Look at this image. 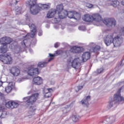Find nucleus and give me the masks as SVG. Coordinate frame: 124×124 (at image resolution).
Wrapping results in <instances>:
<instances>
[{
  "instance_id": "nucleus-1",
  "label": "nucleus",
  "mask_w": 124,
  "mask_h": 124,
  "mask_svg": "<svg viewBox=\"0 0 124 124\" xmlns=\"http://www.w3.org/2000/svg\"><path fill=\"white\" fill-rule=\"evenodd\" d=\"M82 20L85 22H93V21H95L98 23H104L107 27H115L116 23L117 21L114 18H108L105 19L102 21L101 16L99 14H94L93 16H91L89 14L85 15L82 17Z\"/></svg>"
},
{
  "instance_id": "nucleus-2",
  "label": "nucleus",
  "mask_w": 124,
  "mask_h": 124,
  "mask_svg": "<svg viewBox=\"0 0 124 124\" xmlns=\"http://www.w3.org/2000/svg\"><path fill=\"white\" fill-rule=\"evenodd\" d=\"M57 11L59 19H64L68 16L70 19H75L76 20L75 16H77V12H69L67 10H63V5L62 4L57 5Z\"/></svg>"
},
{
  "instance_id": "nucleus-3",
  "label": "nucleus",
  "mask_w": 124,
  "mask_h": 124,
  "mask_svg": "<svg viewBox=\"0 0 124 124\" xmlns=\"http://www.w3.org/2000/svg\"><path fill=\"white\" fill-rule=\"evenodd\" d=\"M122 89H123V87L120 88L118 92L114 94L113 99L109 101L107 107L108 109H111L116 103L119 104L122 101L124 102V98L121 96V91H122Z\"/></svg>"
},
{
  "instance_id": "nucleus-4",
  "label": "nucleus",
  "mask_w": 124,
  "mask_h": 124,
  "mask_svg": "<svg viewBox=\"0 0 124 124\" xmlns=\"http://www.w3.org/2000/svg\"><path fill=\"white\" fill-rule=\"evenodd\" d=\"M26 4L30 6V12L32 15H36L38 10V4H36V0H27Z\"/></svg>"
},
{
  "instance_id": "nucleus-5",
  "label": "nucleus",
  "mask_w": 124,
  "mask_h": 124,
  "mask_svg": "<svg viewBox=\"0 0 124 124\" xmlns=\"http://www.w3.org/2000/svg\"><path fill=\"white\" fill-rule=\"evenodd\" d=\"M39 96V94L38 93L33 94L31 96L23 98V101L26 105H32L37 100Z\"/></svg>"
},
{
  "instance_id": "nucleus-6",
  "label": "nucleus",
  "mask_w": 124,
  "mask_h": 124,
  "mask_svg": "<svg viewBox=\"0 0 124 124\" xmlns=\"http://www.w3.org/2000/svg\"><path fill=\"white\" fill-rule=\"evenodd\" d=\"M12 60V57L9 55H0V61L5 64H11Z\"/></svg>"
},
{
  "instance_id": "nucleus-7",
  "label": "nucleus",
  "mask_w": 124,
  "mask_h": 124,
  "mask_svg": "<svg viewBox=\"0 0 124 124\" xmlns=\"http://www.w3.org/2000/svg\"><path fill=\"white\" fill-rule=\"evenodd\" d=\"M28 42L27 39H24L22 42H21V44L23 47L22 48L20 46H16L15 48V52L16 54H19L21 53V52H24L26 48V43Z\"/></svg>"
},
{
  "instance_id": "nucleus-8",
  "label": "nucleus",
  "mask_w": 124,
  "mask_h": 124,
  "mask_svg": "<svg viewBox=\"0 0 124 124\" xmlns=\"http://www.w3.org/2000/svg\"><path fill=\"white\" fill-rule=\"evenodd\" d=\"M113 36H114V34H109L104 38V42L106 46H110L112 43H113Z\"/></svg>"
},
{
  "instance_id": "nucleus-9",
  "label": "nucleus",
  "mask_w": 124,
  "mask_h": 124,
  "mask_svg": "<svg viewBox=\"0 0 124 124\" xmlns=\"http://www.w3.org/2000/svg\"><path fill=\"white\" fill-rule=\"evenodd\" d=\"M124 41V39L121 36H117L113 38V45L114 47H120Z\"/></svg>"
},
{
  "instance_id": "nucleus-10",
  "label": "nucleus",
  "mask_w": 124,
  "mask_h": 124,
  "mask_svg": "<svg viewBox=\"0 0 124 124\" xmlns=\"http://www.w3.org/2000/svg\"><path fill=\"white\" fill-rule=\"evenodd\" d=\"M38 8H37L38 11L36 12V14H38V12L41 10H44V9H50L51 8V3H48L47 4H38Z\"/></svg>"
},
{
  "instance_id": "nucleus-11",
  "label": "nucleus",
  "mask_w": 124,
  "mask_h": 124,
  "mask_svg": "<svg viewBox=\"0 0 124 124\" xmlns=\"http://www.w3.org/2000/svg\"><path fill=\"white\" fill-rule=\"evenodd\" d=\"M29 27L31 29V33H28L26 36L25 37L27 36H30L31 37H34L36 33V27H35V25L34 24H29Z\"/></svg>"
},
{
  "instance_id": "nucleus-12",
  "label": "nucleus",
  "mask_w": 124,
  "mask_h": 124,
  "mask_svg": "<svg viewBox=\"0 0 124 124\" xmlns=\"http://www.w3.org/2000/svg\"><path fill=\"white\" fill-rule=\"evenodd\" d=\"M28 73L30 76H34V75L39 74V71L38 68H34L31 66L29 67Z\"/></svg>"
},
{
  "instance_id": "nucleus-13",
  "label": "nucleus",
  "mask_w": 124,
  "mask_h": 124,
  "mask_svg": "<svg viewBox=\"0 0 124 124\" xmlns=\"http://www.w3.org/2000/svg\"><path fill=\"white\" fill-rule=\"evenodd\" d=\"M5 106L9 109H14L19 106V104L16 102L9 101L5 104Z\"/></svg>"
},
{
  "instance_id": "nucleus-14",
  "label": "nucleus",
  "mask_w": 124,
  "mask_h": 124,
  "mask_svg": "<svg viewBox=\"0 0 124 124\" xmlns=\"http://www.w3.org/2000/svg\"><path fill=\"white\" fill-rule=\"evenodd\" d=\"M0 42L1 45H7L12 42V39L9 37H4L0 39Z\"/></svg>"
},
{
  "instance_id": "nucleus-15",
  "label": "nucleus",
  "mask_w": 124,
  "mask_h": 124,
  "mask_svg": "<svg viewBox=\"0 0 124 124\" xmlns=\"http://www.w3.org/2000/svg\"><path fill=\"white\" fill-rule=\"evenodd\" d=\"M80 58H75L71 62V65L72 67L76 69L78 66L80 65Z\"/></svg>"
},
{
  "instance_id": "nucleus-16",
  "label": "nucleus",
  "mask_w": 124,
  "mask_h": 124,
  "mask_svg": "<svg viewBox=\"0 0 124 124\" xmlns=\"http://www.w3.org/2000/svg\"><path fill=\"white\" fill-rule=\"evenodd\" d=\"M10 72L13 76H18L20 74V70L16 67H13L10 69Z\"/></svg>"
},
{
  "instance_id": "nucleus-17",
  "label": "nucleus",
  "mask_w": 124,
  "mask_h": 124,
  "mask_svg": "<svg viewBox=\"0 0 124 124\" xmlns=\"http://www.w3.org/2000/svg\"><path fill=\"white\" fill-rule=\"evenodd\" d=\"M56 12H58V8H57V10L56 9H52L48 11L47 14V17L48 18H53L55 16Z\"/></svg>"
},
{
  "instance_id": "nucleus-18",
  "label": "nucleus",
  "mask_w": 124,
  "mask_h": 124,
  "mask_svg": "<svg viewBox=\"0 0 124 124\" xmlns=\"http://www.w3.org/2000/svg\"><path fill=\"white\" fill-rule=\"evenodd\" d=\"M33 84L34 85H41V84H42V78L40 77L34 78L33 79Z\"/></svg>"
},
{
  "instance_id": "nucleus-19",
  "label": "nucleus",
  "mask_w": 124,
  "mask_h": 124,
  "mask_svg": "<svg viewBox=\"0 0 124 124\" xmlns=\"http://www.w3.org/2000/svg\"><path fill=\"white\" fill-rule=\"evenodd\" d=\"M90 58H91V53L89 52H85L82 54V60L84 62H87Z\"/></svg>"
},
{
  "instance_id": "nucleus-20",
  "label": "nucleus",
  "mask_w": 124,
  "mask_h": 124,
  "mask_svg": "<svg viewBox=\"0 0 124 124\" xmlns=\"http://www.w3.org/2000/svg\"><path fill=\"white\" fill-rule=\"evenodd\" d=\"M70 52H71L72 53H74L75 54L81 53V48L77 46H73L70 49Z\"/></svg>"
},
{
  "instance_id": "nucleus-21",
  "label": "nucleus",
  "mask_w": 124,
  "mask_h": 124,
  "mask_svg": "<svg viewBox=\"0 0 124 124\" xmlns=\"http://www.w3.org/2000/svg\"><path fill=\"white\" fill-rule=\"evenodd\" d=\"M115 122V117L111 116L109 118H106L103 123L106 124H112Z\"/></svg>"
},
{
  "instance_id": "nucleus-22",
  "label": "nucleus",
  "mask_w": 124,
  "mask_h": 124,
  "mask_svg": "<svg viewBox=\"0 0 124 124\" xmlns=\"http://www.w3.org/2000/svg\"><path fill=\"white\" fill-rule=\"evenodd\" d=\"M13 89H14V85L13 84L12 82H10L8 86L5 87V90L7 93H9Z\"/></svg>"
},
{
  "instance_id": "nucleus-23",
  "label": "nucleus",
  "mask_w": 124,
  "mask_h": 124,
  "mask_svg": "<svg viewBox=\"0 0 124 124\" xmlns=\"http://www.w3.org/2000/svg\"><path fill=\"white\" fill-rule=\"evenodd\" d=\"M91 100V96H87L85 99H83L81 101L80 103L82 105H88L89 104V101Z\"/></svg>"
},
{
  "instance_id": "nucleus-24",
  "label": "nucleus",
  "mask_w": 124,
  "mask_h": 124,
  "mask_svg": "<svg viewBox=\"0 0 124 124\" xmlns=\"http://www.w3.org/2000/svg\"><path fill=\"white\" fill-rule=\"evenodd\" d=\"M0 112H2L0 118L1 119L5 118V116H6V111H4V108H3V107H0Z\"/></svg>"
},
{
  "instance_id": "nucleus-25",
  "label": "nucleus",
  "mask_w": 124,
  "mask_h": 124,
  "mask_svg": "<svg viewBox=\"0 0 124 124\" xmlns=\"http://www.w3.org/2000/svg\"><path fill=\"white\" fill-rule=\"evenodd\" d=\"M2 45V46L0 47V52L2 54H4L7 52V46L5 45Z\"/></svg>"
},
{
  "instance_id": "nucleus-26",
  "label": "nucleus",
  "mask_w": 124,
  "mask_h": 124,
  "mask_svg": "<svg viewBox=\"0 0 124 124\" xmlns=\"http://www.w3.org/2000/svg\"><path fill=\"white\" fill-rule=\"evenodd\" d=\"M110 2L111 3V5H113L114 7H117L120 5V1L118 0H109Z\"/></svg>"
},
{
  "instance_id": "nucleus-27",
  "label": "nucleus",
  "mask_w": 124,
  "mask_h": 124,
  "mask_svg": "<svg viewBox=\"0 0 124 124\" xmlns=\"http://www.w3.org/2000/svg\"><path fill=\"white\" fill-rule=\"evenodd\" d=\"M35 110H36L35 106H31L30 108V111H29V116L34 115V111Z\"/></svg>"
},
{
  "instance_id": "nucleus-28",
  "label": "nucleus",
  "mask_w": 124,
  "mask_h": 124,
  "mask_svg": "<svg viewBox=\"0 0 124 124\" xmlns=\"http://www.w3.org/2000/svg\"><path fill=\"white\" fill-rule=\"evenodd\" d=\"M47 63H48V62H38L37 66H38V67L43 68V67H45V66L47 65Z\"/></svg>"
},
{
  "instance_id": "nucleus-29",
  "label": "nucleus",
  "mask_w": 124,
  "mask_h": 124,
  "mask_svg": "<svg viewBox=\"0 0 124 124\" xmlns=\"http://www.w3.org/2000/svg\"><path fill=\"white\" fill-rule=\"evenodd\" d=\"M80 119V117L78 116V115H73L72 116V120L73 122L75 123H76V122H78L79 121V119Z\"/></svg>"
},
{
  "instance_id": "nucleus-30",
  "label": "nucleus",
  "mask_w": 124,
  "mask_h": 124,
  "mask_svg": "<svg viewBox=\"0 0 124 124\" xmlns=\"http://www.w3.org/2000/svg\"><path fill=\"white\" fill-rule=\"evenodd\" d=\"M84 88V85L78 86L75 87V91L77 93H78L80 90H82Z\"/></svg>"
},
{
  "instance_id": "nucleus-31",
  "label": "nucleus",
  "mask_w": 124,
  "mask_h": 124,
  "mask_svg": "<svg viewBox=\"0 0 124 124\" xmlns=\"http://www.w3.org/2000/svg\"><path fill=\"white\" fill-rule=\"evenodd\" d=\"M100 46H96L94 48H93V52L94 53H96V52H97L98 51H100Z\"/></svg>"
},
{
  "instance_id": "nucleus-32",
  "label": "nucleus",
  "mask_w": 124,
  "mask_h": 124,
  "mask_svg": "<svg viewBox=\"0 0 124 124\" xmlns=\"http://www.w3.org/2000/svg\"><path fill=\"white\" fill-rule=\"evenodd\" d=\"M16 11L17 12V14H21V11H22V7H16Z\"/></svg>"
},
{
  "instance_id": "nucleus-33",
  "label": "nucleus",
  "mask_w": 124,
  "mask_h": 124,
  "mask_svg": "<svg viewBox=\"0 0 124 124\" xmlns=\"http://www.w3.org/2000/svg\"><path fill=\"white\" fill-rule=\"evenodd\" d=\"M50 96H52V93L50 92H46L45 94V97L46 98H49Z\"/></svg>"
},
{
  "instance_id": "nucleus-34",
  "label": "nucleus",
  "mask_w": 124,
  "mask_h": 124,
  "mask_svg": "<svg viewBox=\"0 0 124 124\" xmlns=\"http://www.w3.org/2000/svg\"><path fill=\"white\" fill-rule=\"evenodd\" d=\"M104 71V68H101L100 69H97V72L98 74H100V73H102Z\"/></svg>"
},
{
  "instance_id": "nucleus-35",
  "label": "nucleus",
  "mask_w": 124,
  "mask_h": 124,
  "mask_svg": "<svg viewBox=\"0 0 124 124\" xmlns=\"http://www.w3.org/2000/svg\"><path fill=\"white\" fill-rule=\"evenodd\" d=\"M78 30H79V31H86V27L83 26L79 27Z\"/></svg>"
},
{
  "instance_id": "nucleus-36",
  "label": "nucleus",
  "mask_w": 124,
  "mask_h": 124,
  "mask_svg": "<svg viewBox=\"0 0 124 124\" xmlns=\"http://www.w3.org/2000/svg\"><path fill=\"white\" fill-rule=\"evenodd\" d=\"M12 4H17L18 1L17 0H13L12 2Z\"/></svg>"
},
{
  "instance_id": "nucleus-37",
  "label": "nucleus",
  "mask_w": 124,
  "mask_h": 124,
  "mask_svg": "<svg viewBox=\"0 0 124 124\" xmlns=\"http://www.w3.org/2000/svg\"><path fill=\"white\" fill-rule=\"evenodd\" d=\"M59 46H60V43H56L54 45L55 48H58V47H59Z\"/></svg>"
},
{
  "instance_id": "nucleus-38",
  "label": "nucleus",
  "mask_w": 124,
  "mask_h": 124,
  "mask_svg": "<svg viewBox=\"0 0 124 124\" xmlns=\"http://www.w3.org/2000/svg\"><path fill=\"white\" fill-rule=\"evenodd\" d=\"M47 90L48 91V93H52V92H53V89H52V88H48L47 89Z\"/></svg>"
},
{
  "instance_id": "nucleus-39",
  "label": "nucleus",
  "mask_w": 124,
  "mask_h": 124,
  "mask_svg": "<svg viewBox=\"0 0 124 124\" xmlns=\"http://www.w3.org/2000/svg\"><path fill=\"white\" fill-rule=\"evenodd\" d=\"M3 96V94H2L0 92V100H1V99H2Z\"/></svg>"
},
{
  "instance_id": "nucleus-40",
  "label": "nucleus",
  "mask_w": 124,
  "mask_h": 124,
  "mask_svg": "<svg viewBox=\"0 0 124 124\" xmlns=\"http://www.w3.org/2000/svg\"><path fill=\"white\" fill-rule=\"evenodd\" d=\"M67 108H64L63 110V113L64 114H65L66 113H67Z\"/></svg>"
},
{
  "instance_id": "nucleus-41",
  "label": "nucleus",
  "mask_w": 124,
  "mask_h": 124,
  "mask_svg": "<svg viewBox=\"0 0 124 124\" xmlns=\"http://www.w3.org/2000/svg\"><path fill=\"white\" fill-rule=\"evenodd\" d=\"M38 34L39 36H41L42 35V31H40Z\"/></svg>"
},
{
  "instance_id": "nucleus-42",
  "label": "nucleus",
  "mask_w": 124,
  "mask_h": 124,
  "mask_svg": "<svg viewBox=\"0 0 124 124\" xmlns=\"http://www.w3.org/2000/svg\"><path fill=\"white\" fill-rule=\"evenodd\" d=\"M49 57H50V58H53V57L54 56L53 54H51V53H49Z\"/></svg>"
},
{
  "instance_id": "nucleus-43",
  "label": "nucleus",
  "mask_w": 124,
  "mask_h": 124,
  "mask_svg": "<svg viewBox=\"0 0 124 124\" xmlns=\"http://www.w3.org/2000/svg\"><path fill=\"white\" fill-rule=\"evenodd\" d=\"M3 82L1 81V80H0V87H1L2 86Z\"/></svg>"
},
{
  "instance_id": "nucleus-44",
  "label": "nucleus",
  "mask_w": 124,
  "mask_h": 124,
  "mask_svg": "<svg viewBox=\"0 0 124 124\" xmlns=\"http://www.w3.org/2000/svg\"><path fill=\"white\" fill-rule=\"evenodd\" d=\"M52 60H53V58H50L49 60H48V62H50L51 61H52Z\"/></svg>"
},
{
  "instance_id": "nucleus-45",
  "label": "nucleus",
  "mask_w": 124,
  "mask_h": 124,
  "mask_svg": "<svg viewBox=\"0 0 124 124\" xmlns=\"http://www.w3.org/2000/svg\"><path fill=\"white\" fill-rule=\"evenodd\" d=\"M121 3H122V4L123 5H124V0H122V1H121Z\"/></svg>"
},
{
  "instance_id": "nucleus-46",
  "label": "nucleus",
  "mask_w": 124,
  "mask_h": 124,
  "mask_svg": "<svg viewBox=\"0 0 124 124\" xmlns=\"http://www.w3.org/2000/svg\"><path fill=\"white\" fill-rule=\"evenodd\" d=\"M71 62V61H70V60H68V61H67V62L68 64L70 63Z\"/></svg>"
},
{
  "instance_id": "nucleus-47",
  "label": "nucleus",
  "mask_w": 124,
  "mask_h": 124,
  "mask_svg": "<svg viewBox=\"0 0 124 124\" xmlns=\"http://www.w3.org/2000/svg\"><path fill=\"white\" fill-rule=\"evenodd\" d=\"M31 91H30L28 93V94H31Z\"/></svg>"
},
{
  "instance_id": "nucleus-48",
  "label": "nucleus",
  "mask_w": 124,
  "mask_h": 124,
  "mask_svg": "<svg viewBox=\"0 0 124 124\" xmlns=\"http://www.w3.org/2000/svg\"><path fill=\"white\" fill-rule=\"evenodd\" d=\"M123 61H122L121 63H123Z\"/></svg>"
},
{
  "instance_id": "nucleus-49",
  "label": "nucleus",
  "mask_w": 124,
  "mask_h": 124,
  "mask_svg": "<svg viewBox=\"0 0 124 124\" xmlns=\"http://www.w3.org/2000/svg\"><path fill=\"white\" fill-rule=\"evenodd\" d=\"M2 24V23H0V25H1Z\"/></svg>"
},
{
  "instance_id": "nucleus-50",
  "label": "nucleus",
  "mask_w": 124,
  "mask_h": 124,
  "mask_svg": "<svg viewBox=\"0 0 124 124\" xmlns=\"http://www.w3.org/2000/svg\"><path fill=\"white\" fill-rule=\"evenodd\" d=\"M55 20H57V18H55Z\"/></svg>"
},
{
  "instance_id": "nucleus-51",
  "label": "nucleus",
  "mask_w": 124,
  "mask_h": 124,
  "mask_svg": "<svg viewBox=\"0 0 124 124\" xmlns=\"http://www.w3.org/2000/svg\"><path fill=\"white\" fill-rule=\"evenodd\" d=\"M123 13H124V12H123Z\"/></svg>"
}]
</instances>
